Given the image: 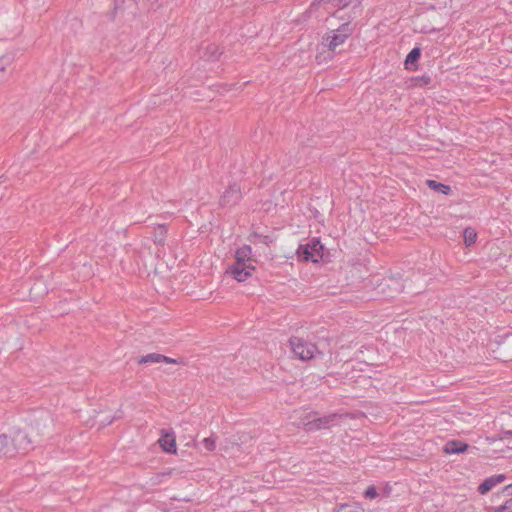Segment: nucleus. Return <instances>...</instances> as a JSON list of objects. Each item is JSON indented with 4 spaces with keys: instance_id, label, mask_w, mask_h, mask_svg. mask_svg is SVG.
<instances>
[{
    "instance_id": "1",
    "label": "nucleus",
    "mask_w": 512,
    "mask_h": 512,
    "mask_svg": "<svg viewBox=\"0 0 512 512\" xmlns=\"http://www.w3.org/2000/svg\"><path fill=\"white\" fill-rule=\"evenodd\" d=\"M255 259L252 256V248L243 245L235 251V262L228 268L229 273L236 281L244 282L255 271Z\"/></svg>"
},
{
    "instance_id": "2",
    "label": "nucleus",
    "mask_w": 512,
    "mask_h": 512,
    "mask_svg": "<svg viewBox=\"0 0 512 512\" xmlns=\"http://www.w3.org/2000/svg\"><path fill=\"white\" fill-rule=\"evenodd\" d=\"M342 416L339 414H329L326 416L318 417L315 412H307L305 416L301 418L298 425L304 427L307 431H316L320 429L330 428L338 424L339 419Z\"/></svg>"
},
{
    "instance_id": "3",
    "label": "nucleus",
    "mask_w": 512,
    "mask_h": 512,
    "mask_svg": "<svg viewBox=\"0 0 512 512\" xmlns=\"http://www.w3.org/2000/svg\"><path fill=\"white\" fill-rule=\"evenodd\" d=\"M354 27L350 22H344L336 29H331L325 33L322 38V45L330 51H334L338 46L345 43V41L352 35Z\"/></svg>"
},
{
    "instance_id": "4",
    "label": "nucleus",
    "mask_w": 512,
    "mask_h": 512,
    "mask_svg": "<svg viewBox=\"0 0 512 512\" xmlns=\"http://www.w3.org/2000/svg\"><path fill=\"white\" fill-rule=\"evenodd\" d=\"M290 345L294 355L303 361L313 359L318 353V349L314 343L302 338H291Z\"/></svg>"
},
{
    "instance_id": "5",
    "label": "nucleus",
    "mask_w": 512,
    "mask_h": 512,
    "mask_svg": "<svg viewBox=\"0 0 512 512\" xmlns=\"http://www.w3.org/2000/svg\"><path fill=\"white\" fill-rule=\"evenodd\" d=\"M303 258L307 261L318 262L323 257V245L319 239H312L302 248Z\"/></svg>"
},
{
    "instance_id": "6",
    "label": "nucleus",
    "mask_w": 512,
    "mask_h": 512,
    "mask_svg": "<svg viewBox=\"0 0 512 512\" xmlns=\"http://www.w3.org/2000/svg\"><path fill=\"white\" fill-rule=\"evenodd\" d=\"M241 199L240 187L237 184L229 186L223 193L220 203L222 206H233Z\"/></svg>"
},
{
    "instance_id": "7",
    "label": "nucleus",
    "mask_w": 512,
    "mask_h": 512,
    "mask_svg": "<svg viewBox=\"0 0 512 512\" xmlns=\"http://www.w3.org/2000/svg\"><path fill=\"white\" fill-rule=\"evenodd\" d=\"M505 480V475L498 474L492 475L484 479V481L478 486V492L481 495L487 494L490 490H492L495 486L502 483Z\"/></svg>"
},
{
    "instance_id": "8",
    "label": "nucleus",
    "mask_w": 512,
    "mask_h": 512,
    "mask_svg": "<svg viewBox=\"0 0 512 512\" xmlns=\"http://www.w3.org/2000/svg\"><path fill=\"white\" fill-rule=\"evenodd\" d=\"M30 440L26 433L22 431H18L13 440L10 441V446L16 448V453L18 452H26L29 449Z\"/></svg>"
},
{
    "instance_id": "9",
    "label": "nucleus",
    "mask_w": 512,
    "mask_h": 512,
    "mask_svg": "<svg viewBox=\"0 0 512 512\" xmlns=\"http://www.w3.org/2000/svg\"><path fill=\"white\" fill-rule=\"evenodd\" d=\"M159 444L166 452H176V441L175 437L172 434L167 433L165 435H162L161 438L159 439Z\"/></svg>"
},
{
    "instance_id": "10",
    "label": "nucleus",
    "mask_w": 512,
    "mask_h": 512,
    "mask_svg": "<svg viewBox=\"0 0 512 512\" xmlns=\"http://www.w3.org/2000/svg\"><path fill=\"white\" fill-rule=\"evenodd\" d=\"M467 448L468 445L466 443L453 440L446 443L444 451L447 454H460L466 451Z\"/></svg>"
},
{
    "instance_id": "11",
    "label": "nucleus",
    "mask_w": 512,
    "mask_h": 512,
    "mask_svg": "<svg viewBox=\"0 0 512 512\" xmlns=\"http://www.w3.org/2000/svg\"><path fill=\"white\" fill-rule=\"evenodd\" d=\"M16 454V448L10 446V441L6 435H0V456L12 457Z\"/></svg>"
},
{
    "instance_id": "12",
    "label": "nucleus",
    "mask_w": 512,
    "mask_h": 512,
    "mask_svg": "<svg viewBox=\"0 0 512 512\" xmlns=\"http://www.w3.org/2000/svg\"><path fill=\"white\" fill-rule=\"evenodd\" d=\"M336 512H366L359 502L346 503L339 506Z\"/></svg>"
},
{
    "instance_id": "13",
    "label": "nucleus",
    "mask_w": 512,
    "mask_h": 512,
    "mask_svg": "<svg viewBox=\"0 0 512 512\" xmlns=\"http://www.w3.org/2000/svg\"><path fill=\"white\" fill-rule=\"evenodd\" d=\"M426 183L430 189H432L436 192L442 193L444 195H448L451 191L450 186L445 185L443 183H439L435 180H427Z\"/></svg>"
},
{
    "instance_id": "14",
    "label": "nucleus",
    "mask_w": 512,
    "mask_h": 512,
    "mask_svg": "<svg viewBox=\"0 0 512 512\" xmlns=\"http://www.w3.org/2000/svg\"><path fill=\"white\" fill-rule=\"evenodd\" d=\"M420 56H421L420 48L419 47L413 48L409 52V54L406 56V59H405L406 68H408L409 65L414 64L415 62H417L418 59L420 58Z\"/></svg>"
},
{
    "instance_id": "15",
    "label": "nucleus",
    "mask_w": 512,
    "mask_h": 512,
    "mask_svg": "<svg viewBox=\"0 0 512 512\" xmlns=\"http://www.w3.org/2000/svg\"><path fill=\"white\" fill-rule=\"evenodd\" d=\"M463 236L465 244L467 246H471L476 242L477 232L475 231V229L468 227L464 230Z\"/></svg>"
},
{
    "instance_id": "16",
    "label": "nucleus",
    "mask_w": 512,
    "mask_h": 512,
    "mask_svg": "<svg viewBox=\"0 0 512 512\" xmlns=\"http://www.w3.org/2000/svg\"><path fill=\"white\" fill-rule=\"evenodd\" d=\"M162 355L158 353H150L145 356H142L139 360L141 364L147 363H161Z\"/></svg>"
},
{
    "instance_id": "17",
    "label": "nucleus",
    "mask_w": 512,
    "mask_h": 512,
    "mask_svg": "<svg viewBox=\"0 0 512 512\" xmlns=\"http://www.w3.org/2000/svg\"><path fill=\"white\" fill-rule=\"evenodd\" d=\"M201 445L205 450L213 451L216 448V437L212 435L210 437L204 438L201 441Z\"/></svg>"
},
{
    "instance_id": "18",
    "label": "nucleus",
    "mask_w": 512,
    "mask_h": 512,
    "mask_svg": "<svg viewBox=\"0 0 512 512\" xmlns=\"http://www.w3.org/2000/svg\"><path fill=\"white\" fill-rule=\"evenodd\" d=\"M494 512H512V498L508 499L503 505L496 507Z\"/></svg>"
},
{
    "instance_id": "19",
    "label": "nucleus",
    "mask_w": 512,
    "mask_h": 512,
    "mask_svg": "<svg viewBox=\"0 0 512 512\" xmlns=\"http://www.w3.org/2000/svg\"><path fill=\"white\" fill-rule=\"evenodd\" d=\"M12 57L10 55H4L0 58V73L6 70V67L10 65Z\"/></svg>"
},
{
    "instance_id": "20",
    "label": "nucleus",
    "mask_w": 512,
    "mask_h": 512,
    "mask_svg": "<svg viewBox=\"0 0 512 512\" xmlns=\"http://www.w3.org/2000/svg\"><path fill=\"white\" fill-rule=\"evenodd\" d=\"M364 496L369 499H374L378 496V492L374 486H369L365 492Z\"/></svg>"
},
{
    "instance_id": "21",
    "label": "nucleus",
    "mask_w": 512,
    "mask_h": 512,
    "mask_svg": "<svg viewBox=\"0 0 512 512\" xmlns=\"http://www.w3.org/2000/svg\"><path fill=\"white\" fill-rule=\"evenodd\" d=\"M326 2H327V0H313V2L310 5L309 12L310 13L316 12L318 7L321 4L326 3Z\"/></svg>"
},
{
    "instance_id": "22",
    "label": "nucleus",
    "mask_w": 512,
    "mask_h": 512,
    "mask_svg": "<svg viewBox=\"0 0 512 512\" xmlns=\"http://www.w3.org/2000/svg\"><path fill=\"white\" fill-rule=\"evenodd\" d=\"M161 362H164L167 364H177L178 363V361L176 359H173V358H170V357H167L164 355H162Z\"/></svg>"
},
{
    "instance_id": "23",
    "label": "nucleus",
    "mask_w": 512,
    "mask_h": 512,
    "mask_svg": "<svg viewBox=\"0 0 512 512\" xmlns=\"http://www.w3.org/2000/svg\"><path fill=\"white\" fill-rule=\"evenodd\" d=\"M115 9H116V10H120V9H122V7L120 6V4H119L118 0L116 1Z\"/></svg>"
},
{
    "instance_id": "24",
    "label": "nucleus",
    "mask_w": 512,
    "mask_h": 512,
    "mask_svg": "<svg viewBox=\"0 0 512 512\" xmlns=\"http://www.w3.org/2000/svg\"><path fill=\"white\" fill-rule=\"evenodd\" d=\"M348 5H349V3H348V2H345V3H343V4L341 5V7H342V8H344V7L348 6Z\"/></svg>"
},
{
    "instance_id": "25",
    "label": "nucleus",
    "mask_w": 512,
    "mask_h": 512,
    "mask_svg": "<svg viewBox=\"0 0 512 512\" xmlns=\"http://www.w3.org/2000/svg\"><path fill=\"white\" fill-rule=\"evenodd\" d=\"M359 4V1L358 0H355V3L353 4V6H357Z\"/></svg>"
}]
</instances>
